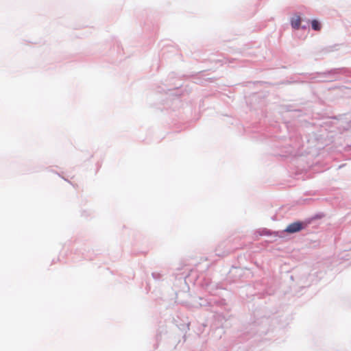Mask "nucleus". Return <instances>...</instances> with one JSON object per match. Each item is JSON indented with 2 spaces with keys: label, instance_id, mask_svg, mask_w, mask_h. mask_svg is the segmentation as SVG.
<instances>
[{
  "label": "nucleus",
  "instance_id": "f03ea898",
  "mask_svg": "<svg viewBox=\"0 0 351 351\" xmlns=\"http://www.w3.org/2000/svg\"><path fill=\"white\" fill-rule=\"evenodd\" d=\"M301 19L300 16H296L291 19V26L294 29H298L300 25Z\"/></svg>",
  "mask_w": 351,
  "mask_h": 351
},
{
  "label": "nucleus",
  "instance_id": "7ed1b4c3",
  "mask_svg": "<svg viewBox=\"0 0 351 351\" xmlns=\"http://www.w3.org/2000/svg\"><path fill=\"white\" fill-rule=\"evenodd\" d=\"M312 28L315 31H319L321 29V24L317 20H313L311 22Z\"/></svg>",
  "mask_w": 351,
  "mask_h": 351
},
{
  "label": "nucleus",
  "instance_id": "f257e3e1",
  "mask_svg": "<svg viewBox=\"0 0 351 351\" xmlns=\"http://www.w3.org/2000/svg\"><path fill=\"white\" fill-rule=\"evenodd\" d=\"M303 228L301 222H294L289 224L285 229V232L288 233H294L300 231Z\"/></svg>",
  "mask_w": 351,
  "mask_h": 351
}]
</instances>
